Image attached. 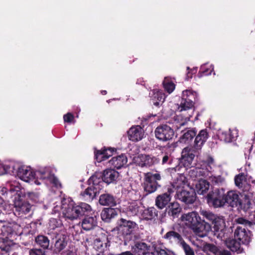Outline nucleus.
I'll return each instance as SVG.
<instances>
[{"mask_svg": "<svg viewBox=\"0 0 255 255\" xmlns=\"http://www.w3.org/2000/svg\"><path fill=\"white\" fill-rule=\"evenodd\" d=\"M186 224L193 232L200 237L207 235L211 231V225L204 220H202L198 213L191 212L185 215Z\"/></svg>", "mask_w": 255, "mask_h": 255, "instance_id": "nucleus-1", "label": "nucleus"}, {"mask_svg": "<svg viewBox=\"0 0 255 255\" xmlns=\"http://www.w3.org/2000/svg\"><path fill=\"white\" fill-rule=\"evenodd\" d=\"M34 171L30 167L19 166L13 163L2 166L0 168V175L9 174L16 175L22 180L29 182L34 180Z\"/></svg>", "mask_w": 255, "mask_h": 255, "instance_id": "nucleus-2", "label": "nucleus"}, {"mask_svg": "<svg viewBox=\"0 0 255 255\" xmlns=\"http://www.w3.org/2000/svg\"><path fill=\"white\" fill-rule=\"evenodd\" d=\"M181 178H184V180L177 179V181L172 184L173 189H176V196L181 201L186 204H193L196 199V194L195 191L192 189L187 190L184 189L186 184L185 177L180 176Z\"/></svg>", "mask_w": 255, "mask_h": 255, "instance_id": "nucleus-3", "label": "nucleus"}, {"mask_svg": "<svg viewBox=\"0 0 255 255\" xmlns=\"http://www.w3.org/2000/svg\"><path fill=\"white\" fill-rule=\"evenodd\" d=\"M193 151L194 150L191 148H184L182 150L181 157L179 159L178 164L172 168V170L178 172V174L182 176L188 168H192V162L195 157Z\"/></svg>", "mask_w": 255, "mask_h": 255, "instance_id": "nucleus-4", "label": "nucleus"}, {"mask_svg": "<svg viewBox=\"0 0 255 255\" xmlns=\"http://www.w3.org/2000/svg\"><path fill=\"white\" fill-rule=\"evenodd\" d=\"M162 176L159 172H148L144 174L142 186L147 194L155 192L161 185L160 181Z\"/></svg>", "mask_w": 255, "mask_h": 255, "instance_id": "nucleus-5", "label": "nucleus"}, {"mask_svg": "<svg viewBox=\"0 0 255 255\" xmlns=\"http://www.w3.org/2000/svg\"><path fill=\"white\" fill-rule=\"evenodd\" d=\"M102 182L100 178L96 176H92L88 180L89 186L80 193V195L84 198L85 200L88 202L92 201L101 190L102 185H101V183Z\"/></svg>", "mask_w": 255, "mask_h": 255, "instance_id": "nucleus-6", "label": "nucleus"}, {"mask_svg": "<svg viewBox=\"0 0 255 255\" xmlns=\"http://www.w3.org/2000/svg\"><path fill=\"white\" fill-rule=\"evenodd\" d=\"M206 199L210 206L215 208L223 207L227 201L225 200V190L222 188L215 189L207 195Z\"/></svg>", "mask_w": 255, "mask_h": 255, "instance_id": "nucleus-7", "label": "nucleus"}, {"mask_svg": "<svg viewBox=\"0 0 255 255\" xmlns=\"http://www.w3.org/2000/svg\"><path fill=\"white\" fill-rule=\"evenodd\" d=\"M200 213L212 226L215 232H222L226 226L225 220L222 216H218L213 213L206 210L200 211Z\"/></svg>", "mask_w": 255, "mask_h": 255, "instance_id": "nucleus-8", "label": "nucleus"}, {"mask_svg": "<svg viewBox=\"0 0 255 255\" xmlns=\"http://www.w3.org/2000/svg\"><path fill=\"white\" fill-rule=\"evenodd\" d=\"M183 231V228L180 225H174L163 236V238L171 245L182 246L185 243L182 237Z\"/></svg>", "mask_w": 255, "mask_h": 255, "instance_id": "nucleus-9", "label": "nucleus"}, {"mask_svg": "<svg viewBox=\"0 0 255 255\" xmlns=\"http://www.w3.org/2000/svg\"><path fill=\"white\" fill-rule=\"evenodd\" d=\"M197 93L192 90H186L182 92L180 107L181 111L187 110L194 107L197 100Z\"/></svg>", "mask_w": 255, "mask_h": 255, "instance_id": "nucleus-10", "label": "nucleus"}, {"mask_svg": "<svg viewBox=\"0 0 255 255\" xmlns=\"http://www.w3.org/2000/svg\"><path fill=\"white\" fill-rule=\"evenodd\" d=\"M154 134L157 139L163 142H166L173 138L174 131L169 126L166 124H161L156 128Z\"/></svg>", "mask_w": 255, "mask_h": 255, "instance_id": "nucleus-11", "label": "nucleus"}, {"mask_svg": "<svg viewBox=\"0 0 255 255\" xmlns=\"http://www.w3.org/2000/svg\"><path fill=\"white\" fill-rule=\"evenodd\" d=\"M118 229L124 236L130 235L138 228V225L134 222L121 218L118 221Z\"/></svg>", "mask_w": 255, "mask_h": 255, "instance_id": "nucleus-12", "label": "nucleus"}, {"mask_svg": "<svg viewBox=\"0 0 255 255\" xmlns=\"http://www.w3.org/2000/svg\"><path fill=\"white\" fill-rule=\"evenodd\" d=\"M135 163L141 167L150 168L157 164L158 159L151 154H141L135 159Z\"/></svg>", "mask_w": 255, "mask_h": 255, "instance_id": "nucleus-13", "label": "nucleus"}, {"mask_svg": "<svg viewBox=\"0 0 255 255\" xmlns=\"http://www.w3.org/2000/svg\"><path fill=\"white\" fill-rule=\"evenodd\" d=\"M31 207V205L27 201L19 198L14 202V214L16 216L21 217L30 212Z\"/></svg>", "mask_w": 255, "mask_h": 255, "instance_id": "nucleus-14", "label": "nucleus"}, {"mask_svg": "<svg viewBox=\"0 0 255 255\" xmlns=\"http://www.w3.org/2000/svg\"><path fill=\"white\" fill-rule=\"evenodd\" d=\"M253 236L251 231L242 227H238L234 232V237L242 244L248 245Z\"/></svg>", "mask_w": 255, "mask_h": 255, "instance_id": "nucleus-15", "label": "nucleus"}, {"mask_svg": "<svg viewBox=\"0 0 255 255\" xmlns=\"http://www.w3.org/2000/svg\"><path fill=\"white\" fill-rule=\"evenodd\" d=\"M174 192L173 187H168L166 192L158 195L155 199V205L162 209L167 205L171 199V194Z\"/></svg>", "mask_w": 255, "mask_h": 255, "instance_id": "nucleus-16", "label": "nucleus"}, {"mask_svg": "<svg viewBox=\"0 0 255 255\" xmlns=\"http://www.w3.org/2000/svg\"><path fill=\"white\" fill-rule=\"evenodd\" d=\"M117 151L116 148L104 146L100 150L95 149V157L97 161L101 162L113 156Z\"/></svg>", "mask_w": 255, "mask_h": 255, "instance_id": "nucleus-17", "label": "nucleus"}, {"mask_svg": "<svg viewBox=\"0 0 255 255\" xmlns=\"http://www.w3.org/2000/svg\"><path fill=\"white\" fill-rule=\"evenodd\" d=\"M77 205L71 203L68 204L67 207H64L63 214L66 219L74 220L80 217Z\"/></svg>", "mask_w": 255, "mask_h": 255, "instance_id": "nucleus-18", "label": "nucleus"}, {"mask_svg": "<svg viewBox=\"0 0 255 255\" xmlns=\"http://www.w3.org/2000/svg\"><path fill=\"white\" fill-rule=\"evenodd\" d=\"M209 137L207 129L200 130L195 136L193 147L196 150L201 149Z\"/></svg>", "mask_w": 255, "mask_h": 255, "instance_id": "nucleus-19", "label": "nucleus"}, {"mask_svg": "<svg viewBox=\"0 0 255 255\" xmlns=\"http://www.w3.org/2000/svg\"><path fill=\"white\" fill-rule=\"evenodd\" d=\"M129 140L136 142L142 139L144 135L142 128L139 126L131 127L128 131Z\"/></svg>", "mask_w": 255, "mask_h": 255, "instance_id": "nucleus-20", "label": "nucleus"}, {"mask_svg": "<svg viewBox=\"0 0 255 255\" xmlns=\"http://www.w3.org/2000/svg\"><path fill=\"white\" fill-rule=\"evenodd\" d=\"M225 200H227L226 203L232 207H236L238 206L242 207L241 200L236 191L231 190L227 193L225 192Z\"/></svg>", "mask_w": 255, "mask_h": 255, "instance_id": "nucleus-21", "label": "nucleus"}, {"mask_svg": "<svg viewBox=\"0 0 255 255\" xmlns=\"http://www.w3.org/2000/svg\"><path fill=\"white\" fill-rule=\"evenodd\" d=\"M97 213L93 212L91 216L88 215L83 219L82 227L85 231H89L97 226Z\"/></svg>", "mask_w": 255, "mask_h": 255, "instance_id": "nucleus-22", "label": "nucleus"}, {"mask_svg": "<svg viewBox=\"0 0 255 255\" xmlns=\"http://www.w3.org/2000/svg\"><path fill=\"white\" fill-rule=\"evenodd\" d=\"M128 158L125 154L114 156L109 161L110 164L114 168L119 169L127 164Z\"/></svg>", "mask_w": 255, "mask_h": 255, "instance_id": "nucleus-23", "label": "nucleus"}, {"mask_svg": "<svg viewBox=\"0 0 255 255\" xmlns=\"http://www.w3.org/2000/svg\"><path fill=\"white\" fill-rule=\"evenodd\" d=\"M225 244L227 247L233 253H236L237 254L245 253L244 249L241 247V243L235 238V239H228L226 240Z\"/></svg>", "mask_w": 255, "mask_h": 255, "instance_id": "nucleus-24", "label": "nucleus"}, {"mask_svg": "<svg viewBox=\"0 0 255 255\" xmlns=\"http://www.w3.org/2000/svg\"><path fill=\"white\" fill-rule=\"evenodd\" d=\"M119 173L115 169H107L104 171L102 178L101 181L102 182L101 183L102 185L103 182H105L108 184L115 181L116 178L118 177Z\"/></svg>", "mask_w": 255, "mask_h": 255, "instance_id": "nucleus-25", "label": "nucleus"}, {"mask_svg": "<svg viewBox=\"0 0 255 255\" xmlns=\"http://www.w3.org/2000/svg\"><path fill=\"white\" fill-rule=\"evenodd\" d=\"M99 202L102 206L114 207L117 205L116 198L109 193L101 194L99 197Z\"/></svg>", "mask_w": 255, "mask_h": 255, "instance_id": "nucleus-26", "label": "nucleus"}, {"mask_svg": "<svg viewBox=\"0 0 255 255\" xmlns=\"http://www.w3.org/2000/svg\"><path fill=\"white\" fill-rule=\"evenodd\" d=\"M34 244L38 248L45 251L49 249L50 240L47 236L40 234L34 237Z\"/></svg>", "mask_w": 255, "mask_h": 255, "instance_id": "nucleus-27", "label": "nucleus"}, {"mask_svg": "<svg viewBox=\"0 0 255 255\" xmlns=\"http://www.w3.org/2000/svg\"><path fill=\"white\" fill-rule=\"evenodd\" d=\"M181 132L183 134L180 137V142L188 143L196 135V129L195 128H185L181 130Z\"/></svg>", "mask_w": 255, "mask_h": 255, "instance_id": "nucleus-28", "label": "nucleus"}, {"mask_svg": "<svg viewBox=\"0 0 255 255\" xmlns=\"http://www.w3.org/2000/svg\"><path fill=\"white\" fill-rule=\"evenodd\" d=\"M181 211V208L179 204L175 202L169 203L166 209V212L173 219L178 218Z\"/></svg>", "mask_w": 255, "mask_h": 255, "instance_id": "nucleus-29", "label": "nucleus"}, {"mask_svg": "<svg viewBox=\"0 0 255 255\" xmlns=\"http://www.w3.org/2000/svg\"><path fill=\"white\" fill-rule=\"evenodd\" d=\"M150 247L146 243L141 242H136L132 249L134 253L137 255H146L149 253Z\"/></svg>", "mask_w": 255, "mask_h": 255, "instance_id": "nucleus-30", "label": "nucleus"}, {"mask_svg": "<svg viewBox=\"0 0 255 255\" xmlns=\"http://www.w3.org/2000/svg\"><path fill=\"white\" fill-rule=\"evenodd\" d=\"M158 211L154 207H148L143 211L141 216L143 220H155L158 217Z\"/></svg>", "mask_w": 255, "mask_h": 255, "instance_id": "nucleus-31", "label": "nucleus"}, {"mask_svg": "<svg viewBox=\"0 0 255 255\" xmlns=\"http://www.w3.org/2000/svg\"><path fill=\"white\" fill-rule=\"evenodd\" d=\"M118 215L117 211L112 208H105L101 212V217L102 220L109 223L111 219Z\"/></svg>", "mask_w": 255, "mask_h": 255, "instance_id": "nucleus-32", "label": "nucleus"}, {"mask_svg": "<svg viewBox=\"0 0 255 255\" xmlns=\"http://www.w3.org/2000/svg\"><path fill=\"white\" fill-rule=\"evenodd\" d=\"M237 136L238 132L236 130L229 129L227 131L222 132L219 135V138L226 142H231L235 140Z\"/></svg>", "mask_w": 255, "mask_h": 255, "instance_id": "nucleus-33", "label": "nucleus"}, {"mask_svg": "<svg viewBox=\"0 0 255 255\" xmlns=\"http://www.w3.org/2000/svg\"><path fill=\"white\" fill-rule=\"evenodd\" d=\"M155 158L158 160L157 164H159L161 161V164L163 165L171 164L173 160L171 154L167 152H161L160 154L155 156Z\"/></svg>", "mask_w": 255, "mask_h": 255, "instance_id": "nucleus-34", "label": "nucleus"}, {"mask_svg": "<svg viewBox=\"0 0 255 255\" xmlns=\"http://www.w3.org/2000/svg\"><path fill=\"white\" fill-rule=\"evenodd\" d=\"M210 183L206 180H199L198 183L196 185V189L198 194L203 195L206 193L209 189Z\"/></svg>", "mask_w": 255, "mask_h": 255, "instance_id": "nucleus-35", "label": "nucleus"}, {"mask_svg": "<svg viewBox=\"0 0 255 255\" xmlns=\"http://www.w3.org/2000/svg\"><path fill=\"white\" fill-rule=\"evenodd\" d=\"M77 208L79 211V214L80 217L85 216H87L93 214L94 212L91 206L87 203L81 202L77 205Z\"/></svg>", "mask_w": 255, "mask_h": 255, "instance_id": "nucleus-36", "label": "nucleus"}, {"mask_svg": "<svg viewBox=\"0 0 255 255\" xmlns=\"http://www.w3.org/2000/svg\"><path fill=\"white\" fill-rule=\"evenodd\" d=\"M165 97L162 92L157 91L154 92L151 99L152 104L156 107H159L164 101Z\"/></svg>", "mask_w": 255, "mask_h": 255, "instance_id": "nucleus-37", "label": "nucleus"}, {"mask_svg": "<svg viewBox=\"0 0 255 255\" xmlns=\"http://www.w3.org/2000/svg\"><path fill=\"white\" fill-rule=\"evenodd\" d=\"M189 168L188 174L191 178L194 179L200 175L201 176H204L207 173V171L203 168H198L193 166L192 168Z\"/></svg>", "mask_w": 255, "mask_h": 255, "instance_id": "nucleus-38", "label": "nucleus"}, {"mask_svg": "<svg viewBox=\"0 0 255 255\" xmlns=\"http://www.w3.org/2000/svg\"><path fill=\"white\" fill-rule=\"evenodd\" d=\"M34 175V179H46L50 178L51 176V174L48 171L45 170V169H42L40 170L34 171L33 173Z\"/></svg>", "mask_w": 255, "mask_h": 255, "instance_id": "nucleus-39", "label": "nucleus"}, {"mask_svg": "<svg viewBox=\"0 0 255 255\" xmlns=\"http://www.w3.org/2000/svg\"><path fill=\"white\" fill-rule=\"evenodd\" d=\"M189 121L187 118L183 119L182 115H177L174 117V125L177 129L186 125Z\"/></svg>", "mask_w": 255, "mask_h": 255, "instance_id": "nucleus-40", "label": "nucleus"}, {"mask_svg": "<svg viewBox=\"0 0 255 255\" xmlns=\"http://www.w3.org/2000/svg\"><path fill=\"white\" fill-rule=\"evenodd\" d=\"M163 85L165 91L168 93H171L175 88V85L174 83L170 81L167 78H165L163 81Z\"/></svg>", "mask_w": 255, "mask_h": 255, "instance_id": "nucleus-41", "label": "nucleus"}, {"mask_svg": "<svg viewBox=\"0 0 255 255\" xmlns=\"http://www.w3.org/2000/svg\"><path fill=\"white\" fill-rule=\"evenodd\" d=\"M11 241L7 238H0V249L1 251L8 252L10 250Z\"/></svg>", "mask_w": 255, "mask_h": 255, "instance_id": "nucleus-42", "label": "nucleus"}, {"mask_svg": "<svg viewBox=\"0 0 255 255\" xmlns=\"http://www.w3.org/2000/svg\"><path fill=\"white\" fill-rule=\"evenodd\" d=\"M139 207L136 204H130L127 208V213L128 215L134 216L136 215L139 211Z\"/></svg>", "mask_w": 255, "mask_h": 255, "instance_id": "nucleus-43", "label": "nucleus"}, {"mask_svg": "<svg viewBox=\"0 0 255 255\" xmlns=\"http://www.w3.org/2000/svg\"><path fill=\"white\" fill-rule=\"evenodd\" d=\"M67 244V242L65 241V239L64 238L62 239H59L56 241L55 244V247L56 251L58 252H61L66 247Z\"/></svg>", "mask_w": 255, "mask_h": 255, "instance_id": "nucleus-44", "label": "nucleus"}, {"mask_svg": "<svg viewBox=\"0 0 255 255\" xmlns=\"http://www.w3.org/2000/svg\"><path fill=\"white\" fill-rule=\"evenodd\" d=\"M245 177L244 174L243 173H240L236 175L235 177V185L239 188L243 187V181L244 180Z\"/></svg>", "mask_w": 255, "mask_h": 255, "instance_id": "nucleus-45", "label": "nucleus"}, {"mask_svg": "<svg viewBox=\"0 0 255 255\" xmlns=\"http://www.w3.org/2000/svg\"><path fill=\"white\" fill-rule=\"evenodd\" d=\"M29 255H46V251L38 248H33L29 250Z\"/></svg>", "mask_w": 255, "mask_h": 255, "instance_id": "nucleus-46", "label": "nucleus"}, {"mask_svg": "<svg viewBox=\"0 0 255 255\" xmlns=\"http://www.w3.org/2000/svg\"><path fill=\"white\" fill-rule=\"evenodd\" d=\"M49 180L53 184V185L55 187L57 188H61L62 187V185L60 181H59L58 179L54 175H51Z\"/></svg>", "mask_w": 255, "mask_h": 255, "instance_id": "nucleus-47", "label": "nucleus"}, {"mask_svg": "<svg viewBox=\"0 0 255 255\" xmlns=\"http://www.w3.org/2000/svg\"><path fill=\"white\" fill-rule=\"evenodd\" d=\"M181 246L186 255H195L193 250L186 242Z\"/></svg>", "mask_w": 255, "mask_h": 255, "instance_id": "nucleus-48", "label": "nucleus"}, {"mask_svg": "<svg viewBox=\"0 0 255 255\" xmlns=\"http://www.w3.org/2000/svg\"><path fill=\"white\" fill-rule=\"evenodd\" d=\"M157 255H175V254L171 251L165 249H159L156 250Z\"/></svg>", "mask_w": 255, "mask_h": 255, "instance_id": "nucleus-49", "label": "nucleus"}, {"mask_svg": "<svg viewBox=\"0 0 255 255\" xmlns=\"http://www.w3.org/2000/svg\"><path fill=\"white\" fill-rule=\"evenodd\" d=\"M74 119L73 115L70 113H68L63 116L64 121L66 123H71Z\"/></svg>", "mask_w": 255, "mask_h": 255, "instance_id": "nucleus-50", "label": "nucleus"}, {"mask_svg": "<svg viewBox=\"0 0 255 255\" xmlns=\"http://www.w3.org/2000/svg\"><path fill=\"white\" fill-rule=\"evenodd\" d=\"M238 221L239 223L245 225L246 226H249L250 227H251L253 225V223L252 222L246 220L243 218H239Z\"/></svg>", "mask_w": 255, "mask_h": 255, "instance_id": "nucleus-51", "label": "nucleus"}, {"mask_svg": "<svg viewBox=\"0 0 255 255\" xmlns=\"http://www.w3.org/2000/svg\"><path fill=\"white\" fill-rule=\"evenodd\" d=\"M210 74V72H209V70L208 69H204V67H202L198 73L199 77H201L204 76H206Z\"/></svg>", "mask_w": 255, "mask_h": 255, "instance_id": "nucleus-52", "label": "nucleus"}, {"mask_svg": "<svg viewBox=\"0 0 255 255\" xmlns=\"http://www.w3.org/2000/svg\"><path fill=\"white\" fill-rule=\"evenodd\" d=\"M208 249L209 250L213 253L215 254H219V252L220 251L217 246L213 244H209L208 245Z\"/></svg>", "mask_w": 255, "mask_h": 255, "instance_id": "nucleus-53", "label": "nucleus"}, {"mask_svg": "<svg viewBox=\"0 0 255 255\" xmlns=\"http://www.w3.org/2000/svg\"><path fill=\"white\" fill-rule=\"evenodd\" d=\"M213 182L217 184H222L224 181V178L221 176L214 177Z\"/></svg>", "mask_w": 255, "mask_h": 255, "instance_id": "nucleus-54", "label": "nucleus"}, {"mask_svg": "<svg viewBox=\"0 0 255 255\" xmlns=\"http://www.w3.org/2000/svg\"><path fill=\"white\" fill-rule=\"evenodd\" d=\"M20 187L19 186L17 185H10L9 188V191L10 193H13L16 192V194H17V192L19 191Z\"/></svg>", "mask_w": 255, "mask_h": 255, "instance_id": "nucleus-55", "label": "nucleus"}, {"mask_svg": "<svg viewBox=\"0 0 255 255\" xmlns=\"http://www.w3.org/2000/svg\"><path fill=\"white\" fill-rule=\"evenodd\" d=\"M186 69H187V72L186 73L185 80L188 81L192 78L193 74H192L191 72V71H190V68H189V67H187Z\"/></svg>", "mask_w": 255, "mask_h": 255, "instance_id": "nucleus-56", "label": "nucleus"}, {"mask_svg": "<svg viewBox=\"0 0 255 255\" xmlns=\"http://www.w3.org/2000/svg\"><path fill=\"white\" fill-rule=\"evenodd\" d=\"M28 196L31 200L35 202H36L38 200V195L36 193L33 192L29 193Z\"/></svg>", "mask_w": 255, "mask_h": 255, "instance_id": "nucleus-57", "label": "nucleus"}, {"mask_svg": "<svg viewBox=\"0 0 255 255\" xmlns=\"http://www.w3.org/2000/svg\"><path fill=\"white\" fill-rule=\"evenodd\" d=\"M218 255H232L230 251L226 250H222L219 252Z\"/></svg>", "mask_w": 255, "mask_h": 255, "instance_id": "nucleus-58", "label": "nucleus"}, {"mask_svg": "<svg viewBox=\"0 0 255 255\" xmlns=\"http://www.w3.org/2000/svg\"><path fill=\"white\" fill-rule=\"evenodd\" d=\"M251 203L250 201H248L247 204H245L244 207V209L245 210H247L248 209L251 208Z\"/></svg>", "mask_w": 255, "mask_h": 255, "instance_id": "nucleus-59", "label": "nucleus"}, {"mask_svg": "<svg viewBox=\"0 0 255 255\" xmlns=\"http://www.w3.org/2000/svg\"><path fill=\"white\" fill-rule=\"evenodd\" d=\"M110 255H133L130 252L126 251L118 255L111 254Z\"/></svg>", "mask_w": 255, "mask_h": 255, "instance_id": "nucleus-60", "label": "nucleus"}, {"mask_svg": "<svg viewBox=\"0 0 255 255\" xmlns=\"http://www.w3.org/2000/svg\"><path fill=\"white\" fill-rule=\"evenodd\" d=\"M191 72L193 74V75L195 74L197 72V67H194L192 69H190Z\"/></svg>", "mask_w": 255, "mask_h": 255, "instance_id": "nucleus-61", "label": "nucleus"}, {"mask_svg": "<svg viewBox=\"0 0 255 255\" xmlns=\"http://www.w3.org/2000/svg\"><path fill=\"white\" fill-rule=\"evenodd\" d=\"M250 187H251L250 185V184H248L247 185V187H246L247 189H246L245 190V189H243V190L244 191H249L250 188Z\"/></svg>", "mask_w": 255, "mask_h": 255, "instance_id": "nucleus-62", "label": "nucleus"}, {"mask_svg": "<svg viewBox=\"0 0 255 255\" xmlns=\"http://www.w3.org/2000/svg\"><path fill=\"white\" fill-rule=\"evenodd\" d=\"M101 93L103 95H105L107 94V91L106 90H102L101 91Z\"/></svg>", "mask_w": 255, "mask_h": 255, "instance_id": "nucleus-63", "label": "nucleus"}, {"mask_svg": "<svg viewBox=\"0 0 255 255\" xmlns=\"http://www.w3.org/2000/svg\"><path fill=\"white\" fill-rule=\"evenodd\" d=\"M253 221H254V224H255V212L253 214Z\"/></svg>", "mask_w": 255, "mask_h": 255, "instance_id": "nucleus-64", "label": "nucleus"}]
</instances>
